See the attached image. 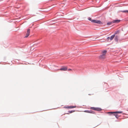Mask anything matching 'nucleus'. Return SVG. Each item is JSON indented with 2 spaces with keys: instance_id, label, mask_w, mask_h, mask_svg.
I'll use <instances>...</instances> for the list:
<instances>
[{
  "instance_id": "1",
  "label": "nucleus",
  "mask_w": 128,
  "mask_h": 128,
  "mask_svg": "<svg viewBox=\"0 0 128 128\" xmlns=\"http://www.w3.org/2000/svg\"><path fill=\"white\" fill-rule=\"evenodd\" d=\"M68 67L67 66H64L60 68L58 70L61 71H66L67 70Z\"/></svg>"
},
{
  "instance_id": "2",
  "label": "nucleus",
  "mask_w": 128,
  "mask_h": 128,
  "mask_svg": "<svg viewBox=\"0 0 128 128\" xmlns=\"http://www.w3.org/2000/svg\"><path fill=\"white\" fill-rule=\"evenodd\" d=\"M91 109L97 111H100L102 110V109L100 108L94 107H91Z\"/></svg>"
},
{
  "instance_id": "3",
  "label": "nucleus",
  "mask_w": 128,
  "mask_h": 128,
  "mask_svg": "<svg viewBox=\"0 0 128 128\" xmlns=\"http://www.w3.org/2000/svg\"><path fill=\"white\" fill-rule=\"evenodd\" d=\"M30 29H28L26 33V35L25 36V38H27L28 37V36L30 35Z\"/></svg>"
},
{
  "instance_id": "4",
  "label": "nucleus",
  "mask_w": 128,
  "mask_h": 128,
  "mask_svg": "<svg viewBox=\"0 0 128 128\" xmlns=\"http://www.w3.org/2000/svg\"><path fill=\"white\" fill-rule=\"evenodd\" d=\"M106 55L102 54L100 56V58L101 59H104L105 58Z\"/></svg>"
},
{
  "instance_id": "5",
  "label": "nucleus",
  "mask_w": 128,
  "mask_h": 128,
  "mask_svg": "<svg viewBox=\"0 0 128 128\" xmlns=\"http://www.w3.org/2000/svg\"><path fill=\"white\" fill-rule=\"evenodd\" d=\"M122 113V111H118V112H108L109 113H111L112 114H117V113H119V114H121Z\"/></svg>"
},
{
  "instance_id": "6",
  "label": "nucleus",
  "mask_w": 128,
  "mask_h": 128,
  "mask_svg": "<svg viewBox=\"0 0 128 128\" xmlns=\"http://www.w3.org/2000/svg\"><path fill=\"white\" fill-rule=\"evenodd\" d=\"M120 22V20H115L113 21L112 23H118Z\"/></svg>"
},
{
  "instance_id": "7",
  "label": "nucleus",
  "mask_w": 128,
  "mask_h": 128,
  "mask_svg": "<svg viewBox=\"0 0 128 128\" xmlns=\"http://www.w3.org/2000/svg\"><path fill=\"white\" fill-rule=\"evenodd\" d=\"M115 36V35L114 34L112 35L110 37V40H112L114 38V37Z\"/></svg>"
},
{
  "instance_id": "8",
  "label": "nucleus",
  "mask_w": 128,
  "mask_h": 128,
  "mask_svg": "<svg viewBox=\"0 0 128 128\" xmlns=\"http://www.w3.org/2000/svg\"><path fill=\"white\" fill-rule=\"evenodd\" d=\"M107 52V51L106 50H104L102 52V54H104L105 55H106V54Z\"/></svg>"
},
{
  "instance_id": "9",
  "label": "nucleus",
  "mask_w": 128,
  "mask_h": 128,
  "mask_svg": "<svg viewBox=\"0 0 128 128\" xmlns=\"http://www.w3.org/2000/svg\"><path fill=\"white\" fill-rule=\"evenodd\" d=\"M118 36H116L114 38L115 40L116 41H117L118 40Z\"/></svg>"
},
{
  "instance_id": "10",
  "label": "nucleus",
  "mask_w": 128,
  "mask_h": 128,
  "mask_svg": "<svg viewBox=\"0 0 128 128\" xmlns=\"http://www.w3.org/2000/svg\"><path fill=\"white\" fill-rule=\"evenodd\" d=\"M76 107V106H68V108H75Z\"/></svg>"
},
{
  "instance_id": "11",
  "label": "nucleus",
  "mask_w": 128,
  "mask_h": 128,
  "mask_svg": "<svg viewBox=\"0 0 128 128\" xmlns=\"http://www.w3.org/2000/svg\"><path fill=\"white\" fill-rule=\"evenodd\" d=\"M96 23L98 24H100L101 23V22L100 20H96Z\"/></svg>"
},
{
  "instance_id": "12",
  "label": "nucleus",
  "mask_w": 128,
  "mask_h": 128,
  "mask_svg": "<svg viewBox=\"0 0 128 128\" xmlns=\"http://www.w3.org/2000/svg\"><path fill=\"white\" fill-rule=\"evenodd\" d=\"M121 12H127L128 13V10H123V11H120Z\"/></svg>"
},
{
  "instance_id": "13",
  "label": "nucleus",
  "mask_w": 128,
  "mask_h": 128,
  "mask_svg": "<svg viewBox=\"0 0 128 128\" xmlns=\"http://www.w3.org/2000/svg\"><path fill=\"white\" fill-rule=\"evenodd\" d=\"M120 32V31L119 30H118L116 31L115 32L114 35L116 34H118Z\"/></svg>"
},
{
  "instance_id": "14",
  "label": "nucleus",
  "mask_w": 128,
  "mask_h": 128,
  "mask_svg": "<svg viewBox=\"0 0 128 128\" xmlns=\"http://www.w3.org/2000/svg\"><path fill=\"white\" fill-rule=\"evenodd\" d=\"M91 22H92L96 23V20H91Z\"/></svg>"
},
{
  "instance_id": "15",
  "label": "nucleus",
  "mask_w": 128,
  "mask_h": 128,
  "mask_svg": "<svg viewBox=\"0 0 128 128\" xmlns=\"http://www.w3.org/2000/svg\"><path fill=\"white\" fill-rule=\"evenodd\" d=\"M114 115L115 116V117L117 118L118 117V115L117 114H114Z\"/></svg>"
},
{
  "instance_id": "16",
  "label": "nucleus",
  "mask_w": 128,
  "mask_h": 128,
  "mask_svg": "<svg viewBox=\"0 0 128 128\" xmlns=\"http://www.w3.org/2000/svg\"><path fill=\"white\" fill-rule=\"evenodd\" d=\"M112 22H108L107 23V25L108 26L112 24Z\"/></svg>"
},
{
  "instance_id": "17",
  "label": "nucleus",
  "mask_w": 128,
  "mask_h": 128,
  "mask_svg": "<svg viewBox=\"0 0 128 128\" xmlns=\"http://www.w3.org/2000/svg\"><path fill=\"white\" fill-rule=\"evenodd\" d=\"M74 111L72 110V111H70L69 112L70 113H71L73 112H74Z\"/></svg>"
},
{
  "instance_id": "18",
  "label": "nucleus",
  "mask_w": 128,
  "mask_h": 128,
  "mask_svg": "<svg viewBox=\"0 0 128 128\" xmlns=\"http://www.w3.org/2000/svg\"><path fill=\"white\" fill-rule=\"evenodd\" d=\"M110 39V38L109 37H108L107 38V40H108V41Z\"/></svg>"
},
{
  "instance_id": "19",
  "label": "nucleus",
  "mask_w": 128,
  "mask_h": 128,
  "mask_svg": "<svg viewBox=\"0 0 128 128\" xmlns=\"http://www.w3.org/2000/svg\"><path fill=\"white\" fill-rule=\"evenodd\" d=\"M68 71H72V70L71 69H69L68 70Z\"/></svg>"
},
{
  "instance_id": "20",
  "label": "nucleus",
  "mask_w": 128,
  "mask_h": 128,
  "mask_svg": "<svg viewBox=\"0 0 128 128\" xmlns=\"http://www.w3.org/2000/svg\"><path fill=\"white\" fill-rule=\"evenodd\" d=\"M88 20H91V18H88Z\"/></svg>"
},
{
  "instance_id": "21",
  "label": "nucleus",
  "mask_w": 128,
  "mask_h": 128,
  "mask_svg": "<svg viewBox=\"0 0 128 128\" xmlns=\"http://www.w3.org/2000/svg\"><path fill=\"white\" fill-rule=\"evenodd\" d=\"M66 108H68V106H66Z\"/></svg>"
},
{
  "instance_id": "22",
  "label": "nucleus",
  "mask_w": 128,
  "mask_h": 128,
  "mask_svg": "<svg viewBox=\"0 0 128 128\" xmlns=\"http://www.w3.org/2000/svg\"><path fill=\"white\" fill-rule=\"evenodd\" d=\"M88 95H92V94H89Z\"/></svg>"
}]
</instances>
